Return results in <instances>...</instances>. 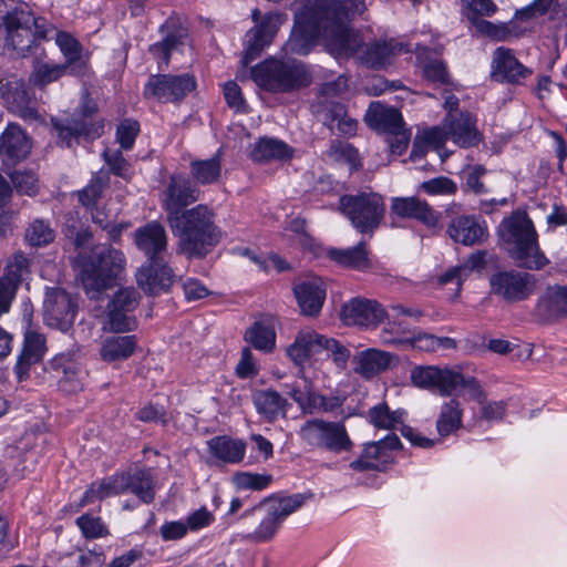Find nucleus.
Instances as JSON below:
<instances>
[{
	"mask_svg": "<svg viewBox=\"0 0 567 567\" xmlns=\"http://www.w3.org/2000/svg\"><path fill=\"white\" fill-rule=\"evenodd\" d=\"M195 87V78L187 73L179 75L156 74L150 76L144 94L163 103L177 102L183 100Z\"/></svg>",
	"mask_w": 567,
	"mask_h": 567,
	"instance_id": "4468645a",
	"label": "nucleus"
},
{
	"mask_svg": "<svg viewBox=\"0 0 567 567\" xmlns=\"http://www.w3.org/2000/svg\"><path fill=\"white\" fill-rule=\"evenodd\" d=\"M369 420L378 429L392 430L402 423V413L391 411L386 403H380L369 410Z\"/></svg>",
	"mask_w": 567,
	"mask_h": 567,
	"instance_id": "8fccbe9b",
	"label": "nucleus"
},
{
	"mask_svg": "<svg viewBox=\"0 0 567 567\" xmlns=\"http://www.w3.org/2000/svg\"><path fill=\"white\" fill-rule=\"evenodd\" d=\"M30 267L31 259L20 250L16 251L8 258L1 279L13 285V288L18 290L20 284L30 275Z\"/></svg>",
	"mask_w": 567,
	"mask_h": 567,
	"instance_id": "79ce46f5",
	"label": "nucleus"
},
{
	"mask_svg": "<svg viewBox=\"0 0 567 567\" xmlns=\"http://www.w3.org/2000/svg\"><path fill=\"white\" fill-rule=\"evenodd\" d=\"M78 305L73 296L60 287H51L45 291L43 300V319L51 327L63 332L74 322Z\"/></svg>",
	"mask_w": 567,
	"mask_h": 567,
	"instance_id": "ddd939ff",
	"label": "nucleus"
},
{
	"mask_svg": "<svg viewBox=\"0 0 567 567\" xmlns=\"http://www.w3.org/2000/svg\"><path fill=\"white\" fill-rule=\"evenodd\" d=\"M55 43L65 58L63 64L69 68V72L78 76L83 75L87 70V61L83 55L81 43L64 31L56 32Z\"/></svg>",
	"mask_w": 567,
	"mask_h": 567,
	"instance_id": "72a5a7b5",
	"label": "nucleus"
},
{
	"mask_svg": "<svg viewBox=\"0 0 567 567\" xmlns=\"http://www.w3.org/2000/svg\"><path fill=\"white\" fill-rule=\"evenodd\" d=\"M499 236L512 259L522 268L539 270L548 260L538 246L537 233L525 212L516 210L499 226Z\"/></svg>",
	"mask_w": 567,
	"mask_h": 567,
	"instance_id": "20e7f679",
	"label": "nucleus"
},
{
	"mask_svg": "<svg viewBox=\"0 0 567 567\" xmlns=\"http://www.w3.org/2000/svg\"><path fill=\"white\" fill-rule=\"evenodd\" d=\"M277 31L278 25L272 17H266L260 24L249 30L246 34L244 64L257 59L262 50L271 43Z\"/></svg>",
	"mask_w": 567,
	"mask_h": 567,
	"instance_id": "7c9ffc66",
	"label": "nucleus"
},
{
	"mask_svg": "<svg viewBox=\"0 0 567 567\" xmlns=\"http://www.w3.org/2000/svg\"><path fill=\"white\" fill-rule=\"evenodd\" d=\"M391 212L402 218L415 219L426 227H435L440 218V214L426 200L416 196L393 198Z\"/></svg>",
	"mask_w": 567,
	"mask_h": 567,
	"instance_id": "393cba45",
	"label": "nucleus"
},
{
	"mask_svg": "<svg viewBox=\"0 0 567 567\" xmlns=\"http://www.w3.org/2000/svg\"><path fill=\"white\" fill-rule=\"evenodd\" d=\"M251 512L264 513L258 528L248 536L255 542H267L271 539L277 533L280 524L282 523L277 515H272V511L266 503L256 506Z\"/></svg>",
	"mask_w": 567,
	"mask_h": 567,
	"instance_id": "37998d69",
	"label": "nucleus"
},
{
	"mask_svg": "<svg viewBox=\"0 0 567 567\" xmlns=\"http://www.w3.org/2000/svg\"><path fill=\"white\" fill-rule=\"evenodd\" d=\"M354 372L369 380L389 370L393 363H398L396 355L379 350L367 349L359 352L354 358Z\"/></svg>",
	"mask_w": 567,
	"mask_h": 567,
	"instance_id": "cd10ccee",
	"label": "nucleus"
},
{
	"mask_svg": "<svg viewBox=\"0 0 567 567\" xmlns=\"http://www.w3.org/2000/svg\"><path fill=\"white\" fill-rule=\"evenodd\" d=\"M80 279L91 299L111 287L112 281L124 270V254L107 245H96L90 254H79Z\"/></svg>",
	"mask_w": 567,
	"mask_h": 567,
	"instance_id": "39448f33",
	"label": "nucleus"
},
{
	"mask_svg": "<svg viewBox=\"0 0 567 567\" xmlns=\"http://www.w3.org/2000/svg\"><path fill=\"white\" fill-rule=\"evenodd\" d=\"M6 99L14 112L20 113L23 116H30L34 113V110L30 106V94L24 89L23 84L10 85L7 91Z\"/></svg>",
	"mask_w": 567,
	"mask_h": 567,
	"instance_id": "603ef678",
	"label": "nucleus"
},
{
	"mask_svg": "<svg viewBox=\"0 0 567 567\" xmlns=\"http://www.w3.org/2000/svg\"><path fill=\"white\" fill-rule=\"evenodd\" d=\"M102 156L112 174L120 176L126 181L131 178V165L124 158L121 150L106 148L103 152Z\"/></svg>",
	"mask_w": 567,
	"mask_h": 567,
	"instance_id": "4d7b16f0",
	"label": "nucleus"
},
{
	"mask_svg": "<svg viewBox=\"0 0 567 567\" xmlns=\"http://www.w3.org/2000/svg\"><path fill=\"white\" fill-rule=\"evenodd\" d=\"M66 71L69 68L64 64L38 63L32 72L31 82L34 86L43 89L62 78Z\"/></svg>",
	"mask_w": 567,
	"mask_h": 567,
	"instance_id": "09e8293b",
	"label": "nucleus"
},
{
	"mask_svg": "<svg viewBox=\"0 0 567 567\" xmlns=\"http://www.w3.org/2000/svg\"><path fill=\"white\" fill-rule=\"evenodd\" d=\"M456 378V371L447 367L416 365L410 372V380L414 386L437 391L442 396L455 393Z\"/></svg>",
	"mask_w": 567,
	"mask_h": 567,
	"instance_id": "dca6fc26",
	"label": "nucleus"
},
{
	"mask_svg": "<svg viewBox=\"0 0 567 567\" xmlns=\"http://www.w3.org/2000/svg\"><path fill=\"white\" fill-rule=\"evenodd\" d=\"M233 481L239 489L261 491L271 483L272 476L270 474L239 472L234 475Z\"/></svg>",
	"mask_w": 567,
	"mask_h": 567,
	"instance_id": "5fc2aeb1",
	"label": "nucleus"
},
{
	"mask_svg": "<svg viewBox=\"0 0 567 567\" xmlns=\"http://www.w3.org/2000/svg\"><path fill=\"white\" fill-rule=\"evenodd\" d=\"M109 183L110 176L107 172L100 171L85 188L78 192L79 202L89 210L97 207V202Z\"/></svg>",
	"mask_w": 567,
	"mask_h": 567,
	"instance_id": "49530a36",
	"label": "nucleus"
},
{
	"mask_svg": "<svg viewBox=\"0 0 567 567\" xmlns=\"http://www.w3.org/2000/svg\"><path fill=\"white\" fill-rule=\"evenodd\" d=\"M207 444L209 452L216 458L228 464L241 462L246 453V443L244 441L226 435L215 436Z\"/></svg>",
	"mask_w": 567,
	"mask_h": 567,
	"instance_id": "f704fd0d",
	"label": "nucleus"
},
{
	"mask_svg": "<svg viewBox=\"0 0 567 567\" xmlns=\"http://www.w3.org/2000/svg\"><path fill=\"white\" fill-rule=\"evenodd\" d=\"M339 210L360 234L372 235L384 218L385 204L378 193L360 192L342 195Z\"/></svg>",
	"mask_w": 567,
	"mask_h": 567,
	"instance_id": "0eeeda50",
	"label": "nucleus"
},
{
	"mask_svg": "<svg viewBox=\"0 0 567 567\" xmlns=\"http://www.w3.org/2000/svg\"><path fill=\"white\" fill-rule=\"evenodd\" d=\"M31 151V144L22 131L14 123H10L0 135V156L7 164H17L24 159Z\"/></svg>",
	"mask_w": 567,
	"mask_h": 567,
	"instance_id": "a878e982",
	"label": "nucleus"
},
{
	"mask_svg": "<svg viewBox=\"0 0 567 567\" xmlns=\"http://www.w3.org/2000/svg\"><path fill=\"white\" fill-rule=\"evenodd\" d=\"M174 277L167 260H161L157 265L146 261L136 272V282L146 295L157 296L171 288Z\"/></svg>",
	"mask_w": 567,
	"mask_h": 567,
	"instance_id": "4be33fe9",
	"label": "nucleus"
},
{
	"mask_svg": "<svg viewBox=\"0 0 567 567\" xmlns=\"http://www.w3.org/2000/svg\"><path fill=\"white\" fill-rule=\"evenodd\" d=\"M353 19L346 21V38L347 43L351 48L347 53H337V58L355 56L358 61L370 69L385 68L393 55L399 53L402 48L401 44L394 40H379L371 43H364L359 33L350 27Z\"/></svg>",
	"mask_w": 567,
	"mask_h": 567,
	"instance_id": "9d476101",
	"label": "nucleus"
},
{
	"mask_svg": "<svg viewBox=\"0 0 567 567\" xmlns=\"http://www.w3.org/2000/svg\"><path fill=\"white\" fill-rule=\"evenodd\" d=\"M199 189L187 178L174 175L169 178L163 193L162 207L166 212V220L183 214L185 207L199 198Z\"/></svg>",
	"mask_w": 567,
	"mask_h": 567,
	"instance_id": "f3484780",
	"label": "nucleus"
},
{
	"mask_svg": "<svg viewBox=\"0 0 567 567\" xmlns=\"http://www.w3.org/2000/svg\"><path fill=\"white\" fill-rule=\"evenodd\" d=\"M214 217L206 205H197L171 218L167 224L178 239L177 250L188 258H204L220 239Z\"/></svg>",
	"mask_w": 567,
	"mask_h": 567,
	"instance_id": "f03ea898",
	"label": "nucleus"
},
{
	"mask_svg": "<svg viewBox=\"0 0 567 567\" xmlns=\"http://www.w3.org/2000/svg\"><path fill=\"white\" fill-rule=\"evenodd\" d=\"M120 480L123 493L131 492L146 504L153 502L155 497L154 481L150 472L138 470L132 474L122 475Z\"/></svg>",
	"mask_w": 567,
	"mask_h": 567,
	"instance_id": "e433bc0d",
	"label": "nucleus"
},
{
	"mask_svg": "<svg viewBox=\"0 0 567 567\" xmlns=\"http://www.w3.org/2000/svg\"><path fill=\"white\" fill-rule=\"evenodd\" d=\"M76 524L86 538H97L106 534V529L99 517L82 515Z\"/></svg>",
	"mask_w": 567,
	"mask_h": 567,
	"instance_id": "0e129e2a",
	"label": "nucleus"
},
{
	"mask_svg": "<svg viewBox=\"0 0 567 567\" xmlns=\"http://www.w3.org/2000/svg\"><path fill=\"white\" fill-rule=\"evenodd\" d=\"M135 347V336L109 337L102 343L100 355L106 362L125 360L133 354Z\"/></svg>",
	"mask_w": 567,
	"mask_h": 567,
	"instance_id": "ea45409f",
	"label": "nucleus"
},
{
	"mask_svg": "<svg viewBox=\"0 0 567 567\" xmlns=\"http://www.w3.org/2000/svg\"><path fill=\"white\" fill-rule=\"evenodd\" d=\"M327 351L332 355L333 362L339 368H344L349 358L350 351L338 340L328 338L318 333L312 329L300 330L293 343H291L286 352L287 355L297 364L302 365L312 355Z\"/></svg>",
	"mask_w": 567,
	"mask_h": 567,
	"instance_id": "6e6552de",
	"label": "nucleus"
},
{
	"mask_svg": "<svg viewBox=\"0 0 567 567\" xmlns=\"http://www.w3.org/2000/svg\"><path fill=\"white\" fill-rule=\"evenodd\" d=\"M140 132V124L133 120H124L117 126L116 140L123 150H130L134 145Z\"/></svg>",
	"mask_w": 567,
	"mask_h": 567,
	"instance_id": "052dcab7",
	"label": "nucleus"
},
{
	"mask_svg": "<svg viewBox=\"0 0 567 567\" xmlns=\"http://www.w3.org/2000/svg\"><path fill=\"white\" fill-rule=\"evenodd\" d=\"M419 189L429 195H453L457 190V185L446 176H439L421 183Z\"/></svg>",
	"mask_w": 567,
	"mask_h": 567,
	"instance_id": "bf43d9fd",
	"label": "nucleus"
},
{
	"mask_svg": "<svg viewBox=\"0 0 567 567\" xmlns=\"http://www.w3.org/2000/svg\"><path fill=\"white\" fill-rule=\"evenodd\" d=\"M55 231L49 220L34 219L25 229V241L32 247H42L54 240Z\"/></svg>",
	"mask_w": 567,
	"mask_h": 567,
	"instance_id": "de8ad7c7",
	"label": "nucleus"
},
{
	"mask_svg": "<svg viewBox=\"0 0 567 567\" xmlns=\"http://www.w3.org/2000/svg\"><path fill=\"white\" fill-rule=\"evenodd\" d=\"M237 375L241 379L254 378L258 373L256 361L252 357L251 350L245 347L241 350L240 360L236 367Z\"/></svg>",
	"mask_w": 567,
	"mask_h": 567,
	"instance_id": "774afa93",
	"label": "nucleus"
},
{
	"mask_svg": "<svg viewBox=\"0 0 567 567\" xmlns=\"http://www.w3.org/2000/svg\"><path fill=\"white\" fill-rule=\"evenodd\" d=\"M467 9L468 20L476 21L480 17H489L495 13L497 7L492 0H463Z\"/></svg>",
	"mask_w": 567,
	"mask_h": 567,
	"instance_id": "680f3d73",
	"label": "nucleus"
},
{
	"mask_svg": "<svg viewBox=\"0 0 567 567\" xmlns=\"http://www.w3.org/2000/svg\"><path fill=\"white\" fill-rule=\"evenodd\" d=\"M47 351L45 338L35 331H27L22 351L16 364L19 380H22L32 364L38 363Z\"/></svg>",
	"mask_w": 567,
	"mask_h": 567,
	"instance_id": "2f4dec72",
	"label": "nucleus"
},
{
	"mask_svg": "<svg viewBox=\"0 0 567 567\" xmlns=\"http://www.w3.org/2000/svg\"><path fill=\"white\" fill-rule=\"evenodd\" d=\"M293 292L301 313L309 317L319 315L326 300V286L321 278L315 277L295 286Z\"/></svg>",
	"mask_w": 567,
	"mask_h": 567,
	"instance_id": "bb28decb",
	"label": "nucleus"
},
{
	"mask_svg": "<svg viewBox=\"0 0 567 567\" xmlns=\"http://www.w3.org/2000/svg\"><path fill=\"white\" fill-rule=\"evenodd\" d=\"M537 309L546 319L567 316V287H549L538 301Z\"/></svg>",
	"mask_w": 567,
	"mask_h": 567,
	"instance_id": "58836bf2",
	"label": "nucleus"
},
{
	"mask_svg": "<svg viewBox=\"0 0 567 567\" xmlns=\"http://www.w3.org/2000/svg\"><path fill=\"white\" fill-rule=\"evenodd\" d=\"M457 380L455 382V391L458 388H463L467 391L471 399L477 401L478 403H484L486 395L484 390L482 389L480 382L473 377H465L461 372L456 371Z\"/></svg>",
	"mask_w": 567,
	"mask_h": 567,
	"instance_id": "e2e57ef3",
	"label": "nucleus"
},
{
	"mask_svg": "<svg viewBox=\"0 0 567 567\" xmlns=\"http://www.w3.org/2000/svg\"><path fill=\"white\" fill-rule=\"evenodd\" d=\"M299 436L308 446L332 453L349 452L353 446L342 422L313 417L300 426Z\"/></svg>",
	"mask_w": 567,
	"mask_h": 567,
	"instance_id": "1a4fd4ad",
	"label": "nucleus"
},
{
	"mask_svg": "<svg viewBox=\"0 0 567 567\" xmlns=\"http://www.w3.org/2000/svg\"><path fill=\"white\" fill-rule=\"evenodd\" d=\"M140 300L141 295L136 289H118L106 306L104 330L117 333L133 331L137 327L134 311Z\"/></svg>",
	"mask_w": 567,
	"mask_h": 567,
	"instance_id": "9b49d317",
	"label": "nucleus"
},
{
	"mask_svg": "<svg viewBox=\"0 0 567 567\" xmlns=\"http://www.w3.org/2000/svg\"><path fill=\"white\" fill-rule=\"evenodd\" d=\"M340 316L348 326L375 328L385 319L386 312L377 300L357 297L342 306Z\"/></svg>",
	"mask_w": 567,
	"mask_h": 567,
	"instance_id": "6ab92c4d",
	"label": "nucleus"
},
{
	"mask_svg": "<svg viewBox=\"0 0 567 567\" xmlns=\"http://www.w3.org/2000/svg\"><path fill=\"white\" fill-rule=\"evenodd\" d=\"M221 172L219 155H215L209 159L193 161L190 163V174L193 178L203 184H213L218 181Z\"/></svg>",
	"mask_w": 567,
	"mask_h": 567,
	"instance_id": "a18cd8bd",
	"label": "nucleus"
},
{
	"mask_svg": "<svg viewBox=\"0 0 567 567\" xmlns=\"http://www.w3.org/2000/svg\"><path fill=\"white\" fill-rule=\"evenodd\" d=\"M252 402L257 412L268 422L277 420L279 414H286L288 402L277 391L257 390L252 394Z\"/></svg>",
	"mask_w": 567,
	"mask_h": 567,
	"instance_id": "c9c22d12",
	"label": "nucleus"
},
{
	"mask_svg": "<svg viewBox=\"0 0 567 567\" xmlns=\"http://www.w3.org/2000/svg\"><path fill=\"white\" fill-rule=\"evenodd\" d=\"M328 156L337 162L349 164L351 168H358L361 165L358 151L347 142L332 141Z\"/></svg>",
	"mask_w": 567,
	"mask_h": 567,
	"instance_id": "864d4df0",
	"label": "nucleus"
},
{
	"mask_svg": "<svg viewBox=\"0 0 567 567\" xmlns=\"http://www.w3.org/2000/svg\"><path fill=\"white\" fill-rule=\"evenodd\" d=\"M306 495L295 494L287 497L270 498L265 502L272 511V515H277L278 518L284 522L290 514L299 509L306 502Z\"/></svg>",
	"mask_w": 567,
	"mask_h": 567,
	"instance_id": "3c124183",
	"label": "nucleus"
},
{
	"mask_svg": "<svg viewBox=\"0 0 567 567\" xmlns=\"http://www.w3.org/2000/svg\"><path fill=\"white\" fill-rule=\"evenodd\" d=\"M313 113L332 133L334 126L341 135L352 136L357 132L358 121L349 115L346 105L340 101L319 100L313 105Z\"/></svg>",
	"mask_w": 567,
	"mask_h": 567,
	"instance_id": "aec40b11",
	"label": "nucleus"
},
{
	"mask_svg": "<svg viewBox=\"0 0 567 567\" xmlns=\"http://www.w3.org/2000/svg\"><path fill=\"white\" fill-rule=\"evenodd\" d=\"M446 137L461 147H474L483 135L476 127V118L470 112L447 113L445 116Z\"/></svg>",
	"mask_w": 567,
	"mask_h": 567,
	"instance_id": "412c9836",
	"label": "nucleus"
},
{
	"mask_svg": "<svg viewBox=\"0 0 567 567\" xmlns=\"http://www.w3.org/2000/svg\"><path fill=\"white\" fill-rule=\"evenodd\" d=\"M447 234L455 243L474 246L484 241L487 229L474 216H457L447 227Z\"/></svg>",
	"mask_w": 567,
	"mask_h": 567,
	"instance_id": "c85d7f7f",
	"label": "nucleus"
},
{
	"mask_svg": "<svg viewBox=\"0 0 567 567\" xmlns=\"http://www.w3.org/2000/svg\"><path fill=\"white\" fill-rule=\"evenodd\" d=\"M363 453L364 457L370 458L373 463H381L384 466V471L393 463L391 453L385 451V447L379 441L365 444Z\"/></svg>",
	"mask_w": 567,
	"mask_h": 567,
	"instance_id": "69168bd1",
	"label": "nucleus"
},
{
	"mask_svg": "<svg viewBox=\"0 0 567 567\" xmlns=\"http://www.w3.org/2000/svg\"><path fill=\"white\" fill-rule=\"evenodd\" d=\"M532 74L507 48H498L493 54L491 76L497 82L522 84Z\"/></svg>",
	"mask_w": 567,
	"mask_h": 567,
	"instance_id": "5701e85b",
	"label": "nucleus"
},
{
	"mask_svg": "<svg viewBox=\"0 0 567 567\" xmlns=\"http://www.w3.org/2000/svg\"><path fill=\"white\" fill-rule=\"evenodd\" d=\"M11 182L21 195L34 196L39 190V181L32 171H18L11 175Z\"/></svg>",
	"mask_w": 567,
	"mask_h": 567,
	"instance_id": "13d9d810",
	"label": "nucleus"
},
{
	"mask_svg": "<svg viewBox=\"0 0 567 567\" xmlns=\"http://www.w3.org/2000/svg\"><path fill=\"white\" fill-rule=\"evenodd\" d=\"M123 488L121 487V480L116 477L111 482H103L97 486L92 485L90 489H87L83 498L81 499V505H85L94 502L95 499H103L110 495L122 494Z\"/></svg>",
	"mask_w": 567,
	"mask_h": 567,
	"instance_id": "6e6d98bb",
	"label": "nucleus"
},
{
	"mask_svg": "<svg viewBox=\"0 0 567 567\" xmlns=\"http://www.w3.org/2000/svg\"><path fill=\"white\" fill-rule=\"evenodd\" d=\"M462 423V410L460 402L452 399L451 401L443 404L439 420L436 422V429L441 436H447L461 426Z\"/></svg>",
	"mask_w": 567,
	"mask_h": 567,
	"instance_id": "c03bdc74",
	"label": "nucleus"
},
{
	"mask_svg": "<svg viewBox=\"0 0 567 567\" xmlns=\"http://www.w3.org/2000/svg\"><path fill=\"white\" fill-rule=\"evenodd\" d=\"M95 112V105H85L81 113L73 114L65 118H53L52 124L61 142L70 147L72 141H78L81 136L86 138L99 137L102 133L103 125H95L92 122V116Z\"/></svg>",
	"mask_w": 567,
	"mask_h": 567,
	"instance_id": "2eb2a0df",
	"label": "nucleus"
},
{
	"mask_svg": "<svg viewBox=\"0 0 567 567\" xmlns=\"http://www.w3.org/2000/svg\"><path fill=\"white\" fill-rule=\"evenodd\" d=\"M245 340L256 350L271 352L276 346V331L270 323L256 321L245 332Z\"/></svg>",
	"mask_w": 567,
	"mask_h": 567,
	"instance_id": "a19ab883",
	"label": "nucleus"
},
{
	"mask_svg": "<svg viewBox=\"0 0 567 567\" xmlns=\"http://www.w3.org/2000/svg\"><path fill=\"white\" fill-rule=\"evenodd\" d=\"M340 402L337 398L328 399L320 394L310 393L308 395L307 408H303L305 413H313L315 410L322 412L333 411Z\"/></svg>",
	"mask_w": 567,
	"mask_h": 567,
	"instance_id": "338daca9",
	"label": "nucleus"
},
{
	"mask_svg": "<svg viewBox=\"0 0 567 567\" xmlns=\"http://www.w3.org/2000/svg\"><path fill=\"white\" fill-rule=\"evenodd\" d=\"M365 123L374 131L390 134L403 127V118L398 109L381 102H372L364 116Z\"/></svg>",
	"mask_w": 567,
	"mask_h": 567,
	"instance_id": "c756f323",
	"label": "nucleus"
},
{
	"mask_svg": "<svg viewBox=\"0 0 567 567\" xmlns=\"http://www.w3.org/2000/svg\"><path fill=\"white\" fill-rule=\"evenodd\" d=\"M254 82L270 92H291L310 84L305 65L297 61L268 59L251 69Z\"/></svg>",
	"mask_w": 567,
	"mask_h": 567,
	"instance_id": "423d86ee",
	"label": "nucleus"
},
{
	"mask_svg": "<svg viewBox=\"0 0 567 567\" xmlns=\"http://www.w3.org/2000/svg\"><path fill=\"white\" fill-rule=\"evenodd\" d=\"M292 155V147L284 141L272 137H260L251 145L249 153L250 159L259 164L289 159Z\"/></svg>",
	"mask_w": 567,
	"mask_h": 567,
	"instance_id": "473e14b6",
	"label": "nucleus"
},
{
	"mask_svg": "<svg viewBox=\"0 0 567 567\" xmlns=\"http://www.w3.org/2000/svg\"><path fill=\"white\" fill-rule=\"evenodd\" d=\"M365 10L364 0H303L295 12V24L284 49L286 53L306 55L321 39L327 50L347 53L346 21Z\"/></svg>",
	"mask_w": 567,
	"mask_h": 567,
	"instance_id": "f257e3e1",
	"label": "nucleus"
},
{
	"mask_svg": "<svg viewBox=\"0 0 567 567\" xmlns=\"http://www.w3.org/2000/svg\"><path fill=\"white\" fill-rule=\"evenodd\" d=\"M491 292L513 303L528 299L536 288L534 275L518 270L496 271L489 277Z\"/></svg>",
	"mask_w": 567,
	"mask_h": 567,
	"instance_id": "f8f14e48",
	"label": "nucleus"
},
{
	"mask_svg": "<svg viewBox=\"0 0 567 567\" xmlns=\"http://www.w3.org/2000/svg\"><path fill=\"white\" fill-rule=\"evenodd\" d=\"M327 256L338 265L357 270H364L370 267L367 245L360 241L357 246L347 249L330 248Z\"/></svg>",
	"mask_w": 567,
	"mask_h": 567,
	"instance_id": "4c0bfd02",
	"label": "nucleus"
},
{
	"mask_svg": "<svg viewBox=\"0 0 567 567\" xmlns=\"http://www.w3.org/2000/svg\"><path fill=\"white\" fill-rule=\"evenodd\" d=\"M0 29L4 31V45L27 56L37 45V40L47 39L52 25L44 18L35 17L24 4L16 0H0Z\"/></svg>",
	"mask_w": 567,
	"mask_h": 567,
	"instance_id": "7ed1b4c3",
	"label": "nucleus"
},
{
	"mask_svg": "<svg viewBox=\"0 0 567 567\" xmlns=\"http://www.w3.org/2000/svg\"><path fill=\"white\" fill-rule=\"evenodd\" d=\"M163 40L150 47V52L158 61L167 66L171 61L172 51L177 50L187 38L188 33L177 20L169 18L159 28Z\"/></svg>",
	"mask_w": 567,
	"mask_h": 567,
	"instance_id": "b1692460",
	"label": "nucleus"
},
{
	"mask_svg": "<svg viewBox=\"0 0 567 567\" xmlns=\"http://www.w3.org/2000/svg\"><path fill=\"white\" fill-rule=\"evenodd\" d=\"M134 243L144 254L146 261L157 265L166 260L168 237L165 227L156 221H148L134 231Z\"/></svg>",
	"mask_w": 567,
	"mask_h": 567,
	"instance_id": "a211bd4d",
	"label": "nucleus"
}]
</instances>
